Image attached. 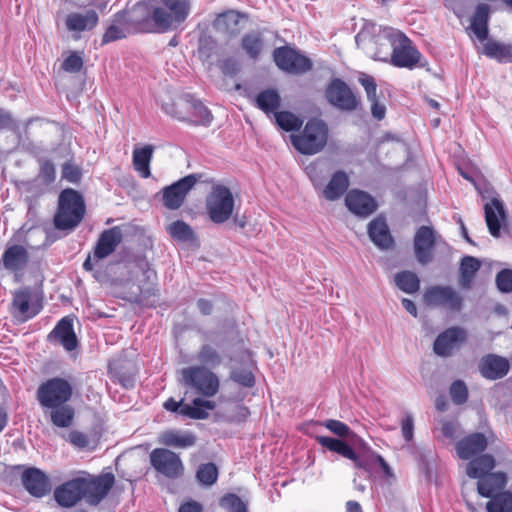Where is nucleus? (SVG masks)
<instances>
[{
    "mask_svg": "<svg viewBox=\"0 0 512 512\" xmlns=\"http://www.w3.org/2000/svg\"><path fill=\"white\" fill-rule=\"evenodd\" d=\"M248 19L247 13L231 9L219 13L213 21V26L217 31L235 36L240 32V21Z\"/></svg>",
    "mask_w": 512,
    "mask_h": 512,
    "instance_id": "28",
    "label": "nucleus"
},
{
    "mask_svg": "<svg viewBox=\"0 0 512 512\" xmlns=\"http://www.w3.org/2000/svg\"><path fill=\"white\" fill-rule=\"evenodd\" d=\"M305 170L314 188H322L328 173L325 163L320 161L311 163Z\"/></svg>",
    "mask_w": 512,
    "mask_h": 512,
    "instance_id": "51",
    "label": "nucleus"
},
{
    "mask_svg": "<svg viewBox=\"0 0 512 512\" xmlns=\"http://www.w3.org/2000/svg\"><path fill=\"white\" fill-rule=\"evenodd\" d=\"M114 483L115 476L111 472L98 476L86 473V476L70 479L57 486L53 497L63 508H72L82 499L91 506H97L108 495Z\"/></svg>",
    "mask_w": 512,
    "mask_h": 512,
    "instance_id": "1",
    "label": "nucleus"
},
{
    "mask_svg": "<svg viewBox=\"0 0 512 512\" xmlns=\"http://www.w3.org/2000/svg\"><path fill=\"white\" fill-rule=\"evenodd\" d=\"M368 235L380 249L386 250L394 245V239L383 217H377L369 223Z\"/></svg>",
    "mask_w": 512,
    "mask_h": 512,
    "instance_id": "30",
    "label": "nucleus"
},
{
    "mask_svg": "<svg viewBox=\"0 0 512 512\" xmlns=\"http://www.w3.org/2000/svg\"><path fill=\"white\" fill-rule=\"evenodd\" d=\"M230 379L246 388H252L255 385V377L253 373L246 369L233 370L230 373Z\"/></svg>",
    "mask_w": 512,
    "mask_h": 512,
    "instance_id": "54",
    "label": "nucleus"
},
{
    "mask_svg": "<svg viewBox=\"0 0 512 512\" xmlns=\"http://www.w3.org/2000/svg\"><path fill=\"white\" fill-rule=\"evenodd\" d=\"M192 97L193 95L191 94L181 95L171 102L164 103L162 105V110L172 118L188 123Z\"/></svg>",
    "mask_w": 512,
    "mask_h": 512,
    "instance_id": "34",
    "label": "nucleus"
},
{
    "mask_svg": "<svg viewBox=\"0 0 512 512\" xmlns=\"http://www.w3.org/2000/svg\"><path fill=\"white\" fill-rule=\"evenodd\" d=\"M436 244V232L431 226H421L414 236V253L420 264H428L433 259L432 251Z\"/></svg>",
    "mask_w": 512,
    "mask_h": 512,
    "instance_id": "20",
    "label": "nucleus"
},
{
    "mask_svg": "<svg viewBox=\"0 0 512 512\" xmlns=\"http://www.w3.org/2000/svg\"><path fill=\"white\" fill-rule=\"evenodd\" d=\"M29 262L27 249L18 244L8 246L1 257L0 269L3 268L11 273L23 271Z\"/></svg>",
    "mask_w": 512,
    "mask_h": 512,
    "instance_id": "26",
    "label": "nucleus"
},
{
    "mask_svg": "<svg viewBox=\"0 0 512 512\" xmlns=\"http://www.w3.org/2000/svg\"><path fill=\"white\" fill-rule=\"evenodd\" d=\"M196 478L201 485L212 486L218 479L217 466L212 462L200 464L196 472Z\"/></svg>",
    "mask_w": 512,
    "mask_h": 512,
    "instance_id": "50",
    "label": "nucleus"
},
{
    "mask_svg": "<svg viewBox=\"0 0 512 512\" xmlns=\"http://www.w3.org/2000/svg\"><path fill=\"white\" fill-rule=\"evenodd\" d=\"M466 341V332L461 327H450L441 332L433 344L434 353L441 357H449L455 349Z\"/></svg>",
    "mask_w": 512,
    "mask_h": 512,
    "instance_id": "18",
    "label": "nucleus"
},
{
    "mask_svg": "<svg viewBox=\"0 0 512 512\" xmlns=\"http://www.w3.org/2000/svg\"><path fill=\"white\" fill-rule=\"evenodd\" d=\"M487 446V437L481 432H474L461 438L455 444V450L460 459L469 461L472 458L483 454Z\"/></svg>",
    "mask_w": 512,
    "mask_h": 512,
    "instance_id": "23",
    "label": "nucleus"
},
{
    "mask_svg": "<svg viewBox=\"0 0 512 512\" xmlns=\"http://www.w3.org/2000/svg\"><path fill=\"white\" fill-rule=\"evenodd\" d=\"M99 22L98 13L94 9L85 12H71L65 18V26L74 33L73 38L79 39L80 33L93 30Z\"/></svg>",
    "mask_w": 512,
    "mask_h": 512,
    "instance_id": "24",
    "label": "nucleus"
},
{
    "mask_svg": "<svg viewBox=\"0 0 512 512\" xmlns=\"http://www.w3.org/2000/svg\"><path fill=\"white\" fill-rule=\"evenodd\" d=\"M131 34L124 17L119 11L112 16L111 23L102 36L101 45L124 39Z\"/></svg>",
    "mask_w": 512,
    "mask_h": 512,
    "instance_id": "36",
    "label": "nucleus"
},
{
    "mask_svg": "<svg viewBox=\"0 0 512 512\" xmlns=\"http://www.w3.org/2000/svg\"><path fill=\"white\" fill-rule=\"evenodd\" d=\"M449 392L452 402L456 405H462L468 400V388L463 380H455Z\"/></svg>",
    "mask_w": 512,
    "mask_h": 512,
    "instance_id": "53",
    "label": "nucleus"
},
{
    "mask_svg": "<svg viewBox=\"0 0 512 512\" xmlns=\"http://www.w3.org/2000/svg\"><path fill=\"white\" fill-rule=\"evenodd\" d=\"M72 393L73 388L66 379L54 377L38 387L36 398L40 406L45 409L67 403Z\"/></svg>",
    "mask_w": 512,
    "mask_h": 512,
    "instance_id": "10",
    "label": "nucleus"
},
{
    "mask_svg": "<svg viewBox=\"0 0 512 512\" xmlns=\"http://www.w3.org/2000/svg\"><path fill=\"white\" fill-rule=\"evenodd\" d=\"M321 425L340 438H347L352 434L350 427L339 420L328 419L322 422Z\"/></svg>",
    "mask_w": 512,
    "mask_h": 512,
    "instance_id": "55",
    "label": "nucleus"
},
{
    "mask_svg": "<svg viewBox=\"0 0 512 512\" xmlns=\"http://www.w3.org/2000/svg\"><path fill=\"white\" fill-rule=\"evenodd\" d=\"M490 6L487 3H480L476 6L471 17L469 29L480 41L487 40L489 35Z\"/></svg>",
    "mask_w": 512,
    "mask_h": 512,
    "instance_id": "31",
    "label": "nucleus"
},
{
    "mask_svg": "<svg viewBox=\"0 0 512 512\" xmlns=\"http://www.w3.org/2000/svg\"><path fill=\"white\" fill-rule=\"evenodd\" d=\"M163 407L165 410L177 413L183 417L195 420H204L209 417L208 410H214L216 408V402L202 398H195L192 401V405H189L184 404L183 399L176 401L174 398H169L164 402Z\"/></svg>",
    "mask_w": 512,
    "mask_h": 512,
    "instance_id": "15",
    "label": "nucleus"
},
{
    "mask_svg": "<svg viewBox=\"0 0 512 512\" xmlns=\"http://www.w3.org/2000/svg\"><path fill=\"white\" fill-rule=\"evenodd\" d=\"M483 54L499 63L512 62V45L488 40L483 47Z\"/></svg>",
    "mask_w": 512,
    "mask_h": 512,
    "instance_id": "42",
    "label": "nucleus"
},
{
    "mask_svg": "<svg viewBox=\"0 0 512 512\" xmlns=\"http://www.w3.org/2000/svg\"><path fill=\"white\" fill-rule=\"evenodd\" d=\"M158 33L177 29L191 12V0H158L154 5Z\"/></svg>",
    "mask_w": 512,
    "mask_h": 512,
    "instance_id": "5",
    "label": "nucleus"
},
{
    "mask_svg": "<svg viewBox=\"0 0 512 512\" xmlns=\"http://www.w3.org/2000/svg\"><path fill=\"white\" fill-rule=\"evenodd\" d=\"M235 200L229 187L214 184L205 199V211L214 224H223L233 216Z\"/></svg>",
    "mask_w": 512,
    "mask_h": 512,
    "instance_id": "7",
    "label": "nucleus"
},
{
    "mask_svg": "<svg viewBox=\"0 0 512 512\" xmlns=\"http://www.w3.org/2000/svg\"><path fill=\"white\" fill-rule=\"evenodd\" d=\"M49 342H58L66 351H73L78 347V340L73 327V320L63 317L57 322L48 334Z\"/></svg>",
    "mask_w": 512,
    "mask_h": 512,
    "instance_id": "25",
    "label": "nucleus"
},
{
    "mask_svg": "<svg viewBox=\"0 0 512 512\" xmlns=\"http://www.w3.org/2000/svg\"><path fill=\"white\" fill-rule=\"evenodd\" d=\"M38 177L41 178L45 184H51L52 182H54L55 167L52 161L45 160L42 162Z\"/></svg>",
    "mask_w": 512,
    "mask_h": 512,
    "instance_id": "63",
    "label": "nucleus"
},
{
    "mask_svg": "<svg viewBox=\"0 0 512 512\" xmlns=\"http://www.w3.org/2000/svg\"><path fill=\"white\" fill-rule=\"evenodd\" d=\"M197 359L201 363L200 366L207 368H215L222 364V356L217 349L210 344H204L200 347Z\"/></svg>",
    "mask_w": 512,
    "mask_h": 512,
    "instance_id": "46",
    "label": "nucleus"
},
{
    "mask_svg": "<svg viewBox=\"0 0 512 512\" xmlns=\"http://www.w3.org/2000/svg\"><path fill=\"white\" fill-rule=\"evenodd\" d=\"M481 376L487 380H499L504 378L510 370L509 359L497 354L484 355L478 364Z\"/></svg>",
    "mask_w": 512,
    "mask_h": 512,
    "instance_id": "22",
    "label": "nucleus"
},
{
    "mask_svg": "<svg viewBox=\"0 0 512 512\" xmlns=\"http://www.w3.org/2000/svg\"><path fill=\"white\" fill-rule=\"evenodd\" d=\"M136 268L141 272L145 282L153 285L157 278L156 271L151 267L150 263L145 259H139L136 262Z\"/></svg>",
    "mask_w": 512,
    "mask_h": 512,
    "instance_id": "61",
    "label": "nucleus"
},
{
    "mask_svg": "<svg viewBox=\"0 0 512 512\" xmlns=\"http://www.w3.org/2000/svg\"><path fill=\"white\" fill-rule=\"evenodd\" d=\"M67 441L79 449H85L90 444L88 435L78 430L70 431L67 437Z\"/></svg>",
    "mask_w": 512,
    "mask_h": 512,
    "instance_id": "62",
    "label": "nucleus"
},
{
    "mask_svg": "<svg viewBox=\"0 0 512 512\" xmlns=\"http://www.w3.org/2000/svg\"><path fill=\"white\" fill-rule=\"evenodd\" d=\"M277 125L286 132L297 131L303 121L290 111H280L274 114Z\"/></svg>",
    "mask_w": 512,
    "mask_h": 512,
    "instance_id": "49",
    "label": "nucleus"
},
{
    "mask_svg": "<svg viewBox=\"0 0 512 512\" xmlns=\"http://www.w3.org/2000/svg\"><path fill=\"white\" fill-rule=\"evenodd\" d=\"M481 268V262L473 256H464L460 261L459 285L462 289L468 290L472 287L476 273Z\"/></svg>",
    "mask_w": 512,
    "mask_h": 512,
    "instance_id": "37",
    "label": "nucleus"
},
{
    "mask_svg": "<svg viewBox=\"0 0 512 512\" xmlns=\"http://www.w3.org/2000/svg\"><path fill=\"white\" fill-rule=\"evenodd\" d=\"M160 442L168 447L188 448L195 445L196 437L191 432L167 430L161 434Z\"/></svg>",
    "mask_w": 512,
    "mask_h": 512,
    "instance_id": "41",
    "label": "nucleus"
},
{
    "mask_svg": "<svg viewBox=\"0 0 512 512\" xmlns=\"http://www.w3.org/2000/svg\"><path fill=\"white\" fill-rule=\"evenodd\" d=\"M200 179L201 174H189L171 185L165 186L156 196L161 195V200L165 208L177 210L184 204L188 193Z\"/></svg>",
    "mask_w": 512,
    "mask_h": 512,
    "instance_id": "13",
    "label": "nucleus"
},
{
    "mask_svg": "<svg viewBox=\"0 0 512 512\" xmlns=\"http://www.w3.org/2000/svg\"><path fill=\"white\" fill-rule=\"evenodd\" d=\"M153 152L154 147L149 144L133 150V167L142 178H149L151 176L150 163L153 158Z\"/></svg>",
    "mask_w": 512,
    "mask_h": 512,
    "instance_id": "39",
    "label": "nucleus"
},
{
    "mask_svg": "<svg viewBox=\"0 0 512 512\" xmlns=\"http://www.w3.org/2000/svg\"><path fill=\"white\" fill-rule=\"evenodd\" d=\"M345 205L351 213L361 218L370 216L378 207L374 197L359 189H352L346 194Z\"/></svg>",
    "mask_w": 512,
    "mask_h": 512,
    "instance_id": "21",
    "label": "nucleus"
},
{
    "mask_svg": "<svg viewBox=\"0 0 512 512\" xmlns=\"http://www.w3.org/2000/svg\"><path fill=\"white\" fill-rule=\"evenodd\" d=\"M326 100L333 107L346 112L355 111L361 104L349 85L340 78H333L325 90Z\"/></svg>",
    "mask_w": 512,
    "mask_h": 512,
    "instance_id": "14",
    "label": "nucleus"
},
{
    "mask_svg": "<svg viewBox=\"0 0 512 512\" xmlns=\"http://www.w3.org/2000/svg\"><path fill=\"white\" fill-rule=\"evenodd\" d=\"M169 235L180 242H191L195 239L193 229L183 220H176L167 227Z\"/></svg>",
    "mask_w": 512,
    "mask_h": 512,
    "instance_id": "47",
    "label": "nucleus"
},
{
    "mask_svg": "<svg viewBox=\"0 0 512 512\" xmlns=\"http://www.w3.org/2000/svg\"><path fill=\"white\" fill-rule=\"evenodd\" d=\"M50 420L52 424L59 428H68L71 426L74 419V409L65 404H61L59 406L50 407Z\"/></svg>",
    "mask_w": 512,
    "mask_h": 512,
    "instance_id": "44",
    "label": "nucleus"
},
{
    "mask_svg": "<svg viewBox=\"0 0 512 512\" xmlns=\"http://www.w3.org/2000/svg\"><path fill=\"white\" fill-rule=\"evenodd\" d=\"M62 177L70 183H78L81 180L82 171L77 165L65 162L62 166Z\"/></svg>",
    "mask_w": 512,
    "mask_h": 512,
    "instance_id": "59",
    "label": "nucleus"
},
{
    "mask_svg": "<svg viewBox=\"0 0 512 512\" xmlns=\"http://www.w3.org/2000/svg\"><path fill=\"white\" fill-rule=\"evenodd\" d=\"M213 121V115L210 109L202 101L192 97L191 110L188 117V125L208 127Z\"/></svg>",
    "mask_w": 512,
    "mask_h": 512,
    "instance_id": "40",
    "label": "nucleus"
},
{
    "mask_svg": "<svg viewBox=\"0 0 512 512\" xmlns=\"http://www.w3.org/2000/svg\"><path fill=\"white\" fill-rule=\"evenodd\" d=\"M122 241L121 229L118 226L104 230L94 247L93 258L89 254L83 263V269L92 271L94 269L93 259L95 261L104 259L111 255Z\"/></svg>",
    "mask_w": 512,
    "mask_h": 512,
    "instance_id": "16",
    "label": "nucleus"
},
{
    "mask_svg": "<svg viewBox=\"0 0 512 512\" xmlns=\"http://www.w3.org/2000/svg\"><path fill=\"white\" fill-rule=\"evenodd\" d=\"M280 102V95L275 89H265L256 97V106L266 114H275L280 107Z\"/></svg>",
    "mask_w": 512,
    "mask_h": 512,
    "instance_id": "43",
    "label": "nucleus"
},
{
    "mask_svg": "<svg viewBox=\"0 0 512 512\" xmlns=\"http://www.w3.org/2000/svg\"><path fill=\"white\" fill-rule=\"evenodd\" d=\"M21 481L26 491L36 498L46 496L52 489L48 475L36 467L26 468L21 475Z\"/></svg>",
    "mask_w": 512,
    "mask_h": 512,
    "instance_id": "19",
    "label": "nucleus"
},
{
    "mask_svg": "<svg viewBox=\"0 0 512 512\" xmlns=\"http://www.w3.org/2000/svg\"><path fill=\"white\" fill-rule=\"evenodd\" d=\"M219 505L226 512H247V503L234 493L223 495L219 500Z\"/></svg>",
    "mask_w": 512,
    "mask_h": 512,
    "instance_id": "52",
    "label": "nucleus"
},
{
    "mask_svg": "<svg viewBox=\"0 0 512 512\" xmlns=\"http://www.w3.org/2000/svg\"><path fill=\"white\" fill-rule=\"evenodd\" d=\"M486 510L487 512H512V493L505 491L490 497Z\"/></svg>",
    "mask_w": 512,
    "mask_h": 512,
    "instance_id": "48",
    "label": "nucleus"
},
{
    "mask_svg": "<svg viewBox=\"0 0 512 512\" xmlns=\"http://www.w3.org/2000/svg\"><path fill=\"white\" fill-rule=\"evenodd\" d=\"M240 46L249 59L258 60L264 48L262 33L260 31H250L244 34Z\"/></svg>",
    "mask_w": 512,
    "mask_h": 512,
    "instance_id": "38",
    "label": "nucleus"
},
{
    "mask_svg": "<svg viewBox=\"0 0 512 512\" xmlns=\"http://www.w3.org/2000/svg\"><path fill=\"white\" fill-rule=\"evenodd\" d=\"M359 83L363 86L368 101L373 100L374 98H377V84L374 79V77L367 75L365 73H362L359 76Z\"/></svg>",
    "mask_w": 512,
    "mask_h": 512,
    "instance_id": "60",
    "label": "nucleus"
},
{
    "mask_svg": "<svg viewBox=\"0 0 512 512\" xmlns=\"http://www.w3.org/2000/svg\"><path fill=\"white\" fill-rule=\"evenodd\" d=\"M317 443L327 450L337 453L344 458L354 462L355 467L358 469L371 472L377 465L375 457L380 456L375 452H370L367 455H358L353 448L343 439L333 438L329 436H316Z\"/></svg>",
    "mask_w": 512,
    "mask_h": 512,
    "instance_id": "9",
    "label": "nucleus"
},
{
    "mask_svg": "<svg viewBox=\"0 0 512 512\" xmlns=\"http://www.w3.org/2000/svg\"><path fill=\"white\" fill-rule=\"evenodd\" d=\"M401 432L404 440L410 442L414 436V418L411 414H406L401 422Z\"/></svg>",
    "mask_w": 512,
    "mask_h": 512,
    "instance_id": "64",
    "label": "nucleus"
},
{
    "mask_svg": "<svg viewBox=\"0 0 512 512\" xmlns=\"http://www.w3.org/2000/svg\"><path fill=\"white\" fill-rule=\"evenodd\" d=\"M392 47L390 58L374 57L376 60L389 62L397 68L414 69L421 58V53L412 41L401 31H393L388 35Z\"/></svg>",
    "mask_w": 512,
    "mask_h": 512,
    "instance_id": "6",
    "label": "nucleus"
},
{
    "mask_svg": "<svg viewBox=\"0 0 512 512\" xmlns=\"http://www.w3.org/2000/svg\"><path fill=\"white\" fill-rule=\"evenodd\" d=\"M395 285L407 294L416 293L420 288V279L415 272L404 270L395 274Z\"/></svg>",
    "mask_w": 512,
    "mask_h": 512,
    "instance_id": "45",
    "label": "nucleus"
},
{
    "mask_svg": "<svg viewBox=\"0 0 512 512\" xmlns=\"http://www.w3.org/2000/svg\"><path fill=\"white\" fill-rule=\"evenodd\" d=\"M120 12L132 34L158 33L157 23L154 18L155 10L151 2H137L131 8L121 10Z\"/></svg>",
    "mask_w": 512,
    "mask_h": 512,
    "instance_id": "8",
    "label": "nucleus"
},
{
    "mask_svg": "<svg viewBox=\"0 0 512 512\" xmlns=\"http://www.w3.org/2000/svg\"><path fill=\"white\" fill-rule=\"evenodd\" d=\"M180 382L197 398L209 400L218 394L220 379L216 373L205 366H188L180 371Z\"/></svg>",
    "mask_w": 512,
    "mask_h": 512,
    "instance_id": "3",
    "label": "nucleus"
},
{
    "mask_svg": "<svg viewBox=\"0 0 512 512\" xmlns=\"http://www.w3.org/2000/svg\"><path fill=\"white\" fill-rule=\"evenodd\" d=\"M217 48V41L211 35H202L199 39V54L204 58H210Z\"/></svg>",
    "mask_w": 512,
    "mask_h": 512,
    "instance_id": "58",
    "label": "nucleus"
},
{
    "mask_svg": "<svg viewBox=\"0 0 512 512\" xmlns=\"http://www.w3.org/2000/svg\"><path fill=\"white\" fill-rule=\"evenodd\" d=\"M427 305L443 306L452 311H460L463 305L462 297L450 286H432L424 294Z\"/></svg>",
    "mask_w": 512,
    "mask_h": 512,
    "instance_id": "17",
    "label": "nucleus"
},
{
    "mask_svg": "<svg viewBox=\"0 0 512 512\" xmlns=\"http://www.w3.org/2000/svg\"><path fill=\"white\" fill-rule=\"evenodd\" d=\"M37 294L31 287H24L14 292L13 306L25 319H30L39 313L40 308L34 305Z\"/></svg>",
    "mask_w": 512,
    "mask_h": 512,
    "instance_id": "29",
    "label": "nucleus"
},
{
    "mask_svg": "<svg viewBox=\"0 0 512 512\" xmlns=\"http://www.w3.org/2000/svg\"><path fill=\"white\" fill-rule=\"evenodd\" d=\"M495 283L497 289L502 293L512 292V270L502 269L496 274Z\"/></svg>",
    "mask_w": 512,
    "mask_h": 512,
    "instance_id": "56",
    "label": "nucleus"
},
{
    "mask_svg": "<svg viewBox=\"0 0 512 512\" xmlns=\"http://www.w3.org/2000/svg\"><path fill=\"white\" fill-rule=\"evenodd\" d=\"M150 464L157 474L175 480L183 476L184 465L180 456L167 449L155 448L149 454Z\"/></svg>",
    "mask_w": 512,
    "mask_h": 512,
    "instance_id": "12",
    "label": "nucleus"
},
{
    "mask_svg": "<svg viewBox=\"0 0 512 512\" xmlns=\"http://www.w3.org/2000/svg\"><path fill=\"white\" fill-rule=\"evenodd\" d=\"M495 465V458L491 454H481L469 460L465 472L469 478L478 479L492 473Z\"/></svg>",
    "mask_w": 512,
    "mask_h": 512,
    "instance_id": "35",
    "label": "nucleus"
},
{
    "mask_svg": "<svg viewBox=\"0 0 512 512\" xmlns=\"http://www.w3.org/2000/svg\"><path fill=\"white\" fill-rule=\"evenodd\" d=\"M329 129L327 124L318 118L309 119L302 131L291 135L293 147L303 155H314L321 152L327 144Z\"/></svg>",
    "mask_w": 512,
    "mask_h": 512,
    "instance_id": "4",
    "label": "nucleus"
},
{
    "mask_svg": "<svg viewBox=\"0 0 512 512\" xmlns=\"http://www.w3.org/2000/svg\"><path fill=\"white\" fill-rule=\"evenodd\" d=\"M83 63V58L77 52H72L64 59L61 68L68 73H78L81 71Z\"/></svg>",
    "mask_w": 512,
    "mask_h": 512,
    "instance_id": "57",
    "label": "nucleus"
},
{
    "mask_svg": "<svg viewBox=\"0 0 512 512\" xmlns=\"http://www.w3.org/2000/svg\"><path fill=\"white\" fill-rule=\"evenodd\" d=\"M85 212L83 196L74 189L66 188L59 194L53 224L58 230L72 231L81 223Z\"/></svg>",
    "mask_w": 512,
    "mask_h": 512,
    "instance_id": "2",
    "label": "nucleus"
},
{
    "mask_svg": "<svg viewBox=\"0 0 512 512\" xmlns=\"http://www.w3.org/2000/svg\"><path fill=\"white\" fill-rule=\"evenodd\" d=\"M484 212L489 233L493 237H499L501 234V223L507 220V213L503 202L499 198H492L484 205Z\"/></svg>",
    "mask_w": 512,
    "mask_h": 512,
    "instance_id": "27",
    "label": "nucleus"
},
{
    "mask_svg": "<svg viewBox=\"0 0 512 512\" xmlns=\"http://www.w3.org/2000/svg\"><path fill=\"white\" fill-rule=\"evenodd\" d=\"M273 60L280 70L293 75L305 74L313 67L310 58L290 46L275 48Z\"/></svg>",
    "mask_w": 512,
    "mask_h": 512,
    "instance_id": "11",
    "label": "nucleus"
},
{
    "mask_svg": "<svg viewBox=\"0 0 512 512\" xmlns=\"http://www.w3.org/2000/svg\"><path fill=\"white\" fill-rule=\"evenodd\" d=\"M348 175L339 170L335 172L329 182L322 187V195L328 201H336L340 199L349 187Z\"/></svg>",
    "mask_w": 512,
    "mask_h": 512,
    "instance_id": "33",
    "label": "nucleus"
},
{
    "mask_svg": "<svg viewBox=\"0 0 512 512\" xmlns=\"http://www.w3.org/2000/svg\"><path fill=\"white\" fill-rule=\"evenodd\" d=\"M507 475L504 472H494L478 478L477 491L482 497L490 498L506 486Z\"/></svg>",
    "mask_w": 512,
    "mask_h": 512,
    "instance_id": "32",
    "label": "nucleus"
}]
</instances>
